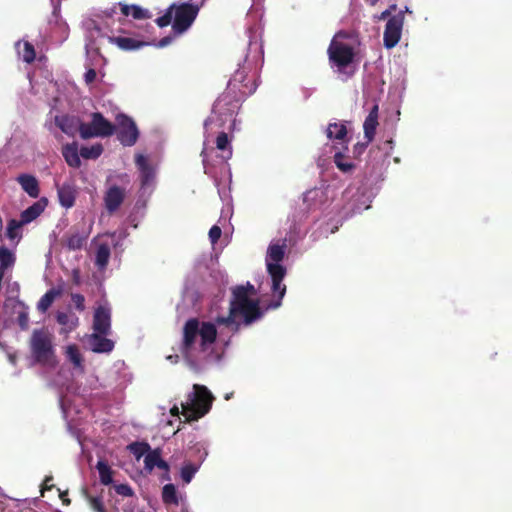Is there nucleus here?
Listing matches in <instances>:
<instances>
[{
	"mask_svg": "<svg viewBox=\"0 0 512 512\" xmlns=\"http://www.w3.org/2000/svg\"><path fill=\"white\" fill-rule=\"evenodd\" d=\"M285 244H271L268 248L267 252V262L272 261L271 263H277L283 260L285 255Z\"/></svg>",
	"mask_w": 512,
	"mask_h": 512,
	"instance_id": "nucleus-31",
	"label": "nucleus"
},
{
	"mask_svg": "<svg viewBox=\"0 0 512 512\" xmlns=\"http://www.w3.org/2000/svg\"><path fill=\"white\" fill-rule=\"evenodd\" d=\"M17 182L30 197L37 198L39 196V182L35 176L30 174H20L17 177Z\"/></svg>",
	"mask_w": 512,
	"mask_h": 512,
	"instance_id": "nucleus-22",
	"label": "nucleus"
},
{
	"mask_svg": "<svg viewBox=\"0 0 512 512\" xmlns=\"http://www.w3.org/2000/svg\"><path fill=\"white\" fill-rule=\"evenodd\" d=\"M125 189L117 185L108 188L104 195V204L106 210L112 214L117 211L125 199Z\"/></svg>",
	"mask_w": 512,
	"mask_h": 512,
	"instance_id": "nucleus-12",
	"label": "nucleus"
},
{
	"mask_svg": "<svg viewBox=\"0 0 512 512\" xmlns=\"http://www.w3.org/2000/svg\"><path fill=\"white\" fill-rule=\"evenodd\" d=\"M375 17H376L378 20H384V18H385L384 12H381L379 15H376Z\"/></svg>",
	"mask_w": 512,
	"mask_h": 512,
	"instance_id": "nucleus-58",
	"label": "nucleus"
},
{
	"mask_svg": "<svg viewBox=\"0 0 512 512\" xmlns=\"http://www.w3.org/2000/svg\"><path fill=\"white\" fill-rule=\"evenodd\" d=\"M162 501L165 505H179V496L174 484H166L162 488Z\"/></svg>",
	"mask_w": 512,
	"mask_h": 512,
	"instance_id": "nucleus-28",
	"label": "nucleus"
},
{
	"mask_svg": "<svg viewBox=\"0 0 512 512\" xmlns=\"http://www.w3.org/2000/svg\"><path fill=\"white\" fill-rule=\"evenodd\" d=\"M199 7L190 3L175 4L173 11L172 28L175 33L182 34L187 31L195 21Z\"/></svg>",
	"mask_w": 512,
	"mask_h": 512,
	"instance_id": "nucleus-7",
	"label": "nucleus"
},
{
	"mask_svg": "<svg viewBox=\"0 0 512 512\" xmlns=\"http://www.w3.org/2000/svg\"><path fill=\"white\" fill-rule=\"evenodd\" d=\"M18 306L21 308L17 313V322L21 330H27L29 327V313H28V306L22 302H17Z\"/></svg>",
	"mask_w": 512,
	"mask_h": 512,
	"instance_id": "nucleus-34",
	"label": "nucleus"
},
{
	"mask_svg": "<svg viewBox=\"0 0 512 512\" xmlns=\"http://www.w3.org/2000/svg\"><path fill=\"white\" fill-rule=\"evenodd\" d=\"M150 445L145 442H135L129 445L130 451L136 457V459H140L142 456L146 455L150 450Z\"/></svg>",
	"mask_w": 512,
	"mask_h": 512,
	"instance_id": "nucleus-38",
	"label": "nucleus"
},
{
	"mask_svg": "<svg viewBox=\"0 0 512 512\" xmlns=\"http://www.w3.org/2000/svg\"><path fill=\"white\" fill-rule=\"evenodd\" d=\"M72 282L76 286H79L81 284V273L79 269L72 270Z\"/></svg>",
	"mask_w": 512,
	"mask_h": 512,
	"instance_id": "nucleus-50",
	"label": "nucleus"
},
{
	"mask_svg": "<svg viewBox=\"0 0 512 512\" xmlns=\"http://www.w3.org/2000/svg\"><path fill=\"white\" fill-rule=\"evenodd\" d=\"M64 318H66V316L64 314L58 315V322L64 323Z\"/></svg>",
	"mask_w": 512,
	"mask_h": 512,
	"instance_id": "nucleus-57",
	"label": "nucleus"
},
{
	"mask_svg": "<svg viewBox=\"0 0 512 512\" xmlns=\"http://www.w3.org/2000/svg\"><path fill=\"white\" fill-rule=\"evenodd\" d=\"M160 457H161L160 449H158V448L154 449V450L150 449L144 458L145 469L148 472H151L155 468V465L157 464Z\"/></svg>",
	"mask_w": 512,
	"mask_h": 512,
	"instance_id": "nucleus-35",
	"label": "nucleus"
},
{
	"mask_svg": "<svg viewBox=\"0 0 512 512\" xmlns=\"http://www.w3.org/2000/svg\"><path fill=\"white\" fill-rule=\"evenodd\" d=\"M199 336L201 338V349L205 351L208 345H211L216 341V326L211 322L199 323Z\"/></svg>",
	"mask_w": 512,
	"mask_h": 512,
	"instance_id": "nucleus-19",
	"label": "nucleus"
},
{
	"mask_svg": "<svg viewBox=\"0 0 512 512\" xmlns=\"http://www.w3.org/2000/svg\"><path fill=\"white\" fill-rule=\"evenodd\" d=\"M378 110V104H374L364 121V136L365 139L367 140V143L371 142L374 139L376 128L378 126Z\"/></svg>",
	"mask_w": 512,
	"mask_h": 512,
	"instance_id": "nucleus-18",
	"label": "nucleus"
},
{
	"mask_svg": "<svg viewBox=\"0 0 512 512\" xmlns=\"http://www.w3.org/2000/svg\"><path fill=\"white\" fill-rule=\"evenodd\" d=\"M115 132L116 126L100 112H93L91 121L89 123L83 122L80 126V137L85 140L95 137H109Z\"/></svg>",
	"mask_w": 512,
	"mask_h": 512,
	"instance_id": "nucleus-5",
	"label": "nucleus"
},
{
	"mask_svg": "<svg viewBox=\"0 0 512 512\" xmlns=\"http://www.w3.org/2000/svg\"><path fill=\"white\" fill-rule=\"evenodd\" d=\"M59 295L60 292L55 289L48 290L38 301L37 309L40 312L45 313L51 307L56 297Z\"/></svg>",
	"mask_w": 512,
	"mask_h": 512,
	"instance_id": "nucleus-30",
	"label": "nucleus"
},
{
	"mask_svg": "<svg viewBox=\"0 0 512 512\" xmlns=\"http://www.w3.org/2000/svg\"><path fill=\"white\" fill-rule=\"evenodd\" d=\"M15 257L11 251L5 247H0V272L5 274L6 270L13 266Z\"/></svg>",
	"mask_w": 512,
	"mask_h": 512,
	"instance_id": "nucleus-32",
	"label": "nucleus"
},
{
	"mask_svg": "<svg viewBox=\"0 0 512 512\" xmlns=\"http://www.w3.org/2000/svg\"><path fill=\"white\" fill-rule=\"evenodd\" d=\"M106 335L93 333L89 337V345L95 353H110L114 349V342L105 337Z\"/></svg>",
	"mask_w": 512,
	"mask_h": 512,
	"instance_id": "nucleus-16",
	"label": "nucleus"
},
{
	"mask_svg": "<svg viewBox=\"0 0 512 512\" xmlns=\"http://www.w3.org/2000/svg\"><path fill=\"white\" fill-rule=\"evenodd\" d=\"M88 239V233L79 232L77 229L72 228L66 236V246L69 250L81 249Z\"/></svg>",
	"mask_w": 512,
	"mask_h": 512,
	"instance_id": "nucleus-25",
	"label": "nucleus"
},
{
	"mask_svg": "<svg viewBox=\"0 0 512 512\" xmlns=\"http://www.w3.org/2000/svg\"><path fill=\"white\" fill-rule=\"evenodd\" d=\"M222 234L221 228L217 225H213L209 230V239L212 244H216Z\"/></svg>",
	"mask_w": 512,
	"mask_h": 512,
	"instance_id": "nucleus-48",
	"label": "nucleus"
},
{
	"mask_svg": "<svg viewBox=\"0 0 512 512\" xmlns=\"http://www.w3.org/2000/svg\"><path fill=\"white\" fill-rule=\"evenodd\" d=\"M53 337L45 329H35L32 332L29 346L34 361L41 365H48L54 358Z\"/></svg>",
	"mask_w": 512,
	"mask_h": 512,
	"instance_id": "nucleus-4",
	"label": "nucleus"
},
{
	"mask_svg": "<svg viewBox=\"0 0 512 512\" xmlns=\"http://www.w3.org/2000/svg\"><path fill=\"white\" fill-rule=\"evenodd\" d=\"M244 291L245 296L254 297L257 295V290L253 284L247 282L245 285H237L232 288V292Z\"/></svg>",
	"mask_w": 512,
	"mask_h": 512,
	"instance_id": "nucleus-45",
	"label": "nucleus"
},
{
	"mask_svg": "<svg viewBox=\"0 0 512 512\" xmlns=\"http://www.w3.org/2000/svg\"><path fill=\"white\" fill-rule=\"evenodd\" d=\"M96 77V70L94 68H89L84 75L86 84H92L95 81Z\"/></svg>",
	"mask_w": 512,
	"mask_h": 512,
	"instance_id": "nucleus-49",
	"label": "nucleus"
},
{
	"mask_svg": "<svg viewBox=\"0 0 512 512\" xmlns=\"http://www.w3.org/2000/svg\"><path fill=\"white\" fill-rule=\"evenodd\" d=\"M344 158L345 157L342 152H336L334 155V163L341 171L348 172L354 168V165L351 162H346Z\"/></svg>",
	"mask_w": 512,
	"mask_h": 512,
	"instance_id": "nucleus-40",
	"label": "nucleus"
},
{
	"mask_svg": "<svg viewBox=\"0 0 512 512\" xmlns=\"http://www.w3.org/2000/svg\"><path fill=\"white\" fill-rule=\"evenodd\" d=\"M155 467H157V468H159V469H161L163 471H166V472L169 470L168 463L165 460H163L161 457L159 458V460H158L157 464L155 465Z\"/></svg>",
	"mask_w": 512,
	"mask_h": 512,
	"instance_id": "nucleus-51",
	"label": "nucleus"
},
{
	"mask_svg": "<svg viewBox=\"0 0 512 512\" xmlns=\"http://www.w3.org/2000/svg\"><path fill=\"white\" fill-rule=\"evenodd\" d=\"M255 79L248 78L244 70H237L228 86L214 102L213 112L232 116L239 108V103L257 89Z\"/></svg>",
	"mask_w": 512,
	"mask_h": 512,
	"instance_id": "nucleus-1",
	"label": "nucleus"
},
{
	"mask_svg": "<svg viewBox=\"0 0 512 512\" xmlns=\"http://www.w3.org/2000/svg\"><path fill=\"white\" fill-rule=\"evenodd\" d=\"M96 468L99 473L100 482L106 486L110 485L113 481V473L114 472L111 469V467L108 465V463L106 461L99 460L97 462Z\"/></svg>",
	"mask_w": 512,
	"mask_h": 512,
	"instance_id": "nucleus-29",
	"label": "nucleus"
},
{
	"mask_svg": "<svg viewBox=\"0 0 512 512\" xmlns=\"http://www.w3.org/2000/svg\"><path fill=\"white\" fill-rule=\"evenodd\" d=\"M118 130L117 138L124 146H132L137 142L139 131L133 119L125 114L116 117Z\"/></svg>",
	"mask_w": 512,
	"mask_h": 512,
	"instance_id": "nucleus-9",
	"label": "nucleus"
},
{
	"mask_svg": "<svg viewBox=\"0 0 512 512\" xmlns=\"http://www.w3.org/2000/svg\"><path fill=\"white\" fill-rule=\"evenodd\" d=\"M46 204L47 199L41 198L39 201L33 203L27 209L22 211L20 215V221L23 223V225L28 224L39 217L43 213Z\"/></svg>",
	"mask_w": 512,
	"mask_h": 512,
	"instance_id": "nucleus-21",
	"label": "nucleus"
},
{
	"mask_svg": "<svg viewBox=\"0 0 512 512\" xmlns=\"http://www.w3.org/2000/svg\"><path fill=\"white\" fill-rule=\"evenodd\" d=\"M267 271L272 279V292L278 294V300L272 303L270 307L278 308L286 293V286L282 283L286 275V269L281 264L267 262Z\"/></svg>",
	"mask_w": 512,
	"mask_h": 512,
	"instance_id": "nucleus-10",
	"label": "nucleus"
},
{
	"mask_svg": "<svg viewBox=\"0 0 512 512\" xmlns=\"http://www.w3.org/2000/svg\"><path fill=\"white\" fill-rule=\"evenodd\" d=\"M171 41H172L171 37H164L159 41L158 46L165 47L166 45L170 44Z\"/></svg>",
	"mask_w": 512,
	"mask_h": 512,
	"instance_id": "nucleus-52",
	"label": "nucleus"
},
{
	"mask_svg": "<svg viewBox=\"0 0 512 512\" xmlns=\"http://www.w3.org/2000/svg\"><path fill=\"white\" fill-rule=\"evenodd\" d=\"M216 147L221 151H228V156L226 158H230L232 155V148L230 145V140L228 134L225 132H220L216 138Z\"/></svg>",
	"mask_w": 512,
	"mask_h": 512,
	"instance_id": "nucleus-37",
	"label": "nucleus"
},
{
	"mask_svg": "<svg viewBox=\"0 0 512 512\" xmlns=\"http://www.w3.org/2000/svg\"><path fill=\"white\" fill-rule=\"evenodd\" d=\"M120 10L124 16H132L134 19H148L150 18V13L148 10L143 9L138 5H128V4H119Z\"/></svg>",
	"mask_w": 512,
	"mask_h": 512,
	"instance_id": "nucleus-27",
	"label": "nucleus"
},
{
	"mask_svg": "<svg viewBox=\"0 0 512 512\" xmlns=\"http://www.w3.org/2000/svg\"><path fill=\"white\" fill-rule=\"evenodd\" d=\"M103 153V146L100 143L94 144L90 147L83 146L80 149V155L84 159H97Z\"/></svg>",
	"mask_w": 512,
	"mask_h": 512,
	"instance_id": "nucleus-33",
	"label": "nucleus"
},
{
	"mask_svg": "<svg viewBox=\"0 0 512 512\" xmlns=\"http://www.w3.org/2000/svg\"><path fill=\"white\" fill-rule=\"evenodd\" d=\"M408 11L397 9L396 5H390L386 9V48L394 47L400 40L404 23V13Z\"/></svg>",
	"mask_w": 512,
	"mask_h": 512,
	"instance_id": "nucleus-6",
	"label": "nucleus"
},
{
	"mask_svg": "<svg viewBox=\"0 0 512 512\" xmlns=\"http://www.w3.org/2000/svg\"><path fill=\"white\" fill-rule=\"evenodd\" d=\"M71 299L77 310L83 311L85 309V298L83 295L75 293L71 295Z\"/></svg>",
	"mask_w": 512,
	"mask_h": 512,
	"instance_id": "nucleus-47",
	"label": "nucleus"
},
{
	"mask_svg": "<svg viewBox=\"0 0 512 512\" xmlns=\"http://www.w3.org/2000/svg\"><path fill=\"white\" fill-rule=\"evenodd\" d=\"M94 333L108 335L111 330V314L110 310L106 307L99 306L94 313L93 317Z\"/></svg>",
	"mask_w": 512,
	"mask_h": 512,
	"instance_id": "nucleus-14",
	"label": "nucleus"
},
{
	"mask_svg": "<svg viewBox=\"0 0 512 512\" xmlns=\"http://www.w3.org/2000/svg\"><path fill=\"white\" fill-rule=\"evenodd\" d=\"M62 155L66 163L72 168H79L81 166L80 150L76 142L68 143L62 147Z\"/></svg>",
	"mask_w": 512,
	"mask_h": 512,
	"instance_id": "nucleus-24",
	"label": "nucleus"
},
{
	"mask_svg": "<svg viewBox=\"0 0 512 512\" xmlns=\"http://www.w3.org/2000/svg\"><path fill=\"white\" fill-rule=\"evenodd\" d=\"M170 414H171L172 416L179 417V415H180L179 407H178L177 405H174V406L170 409ZM181 414H182V411H181Z\"/></svg>",
	"mask_w": 512,
	"mask_h": 512,
	"instance_id": "nucleus-53",
	"label": "nucleus"
},
{
	"mask_svg": "<svg viewBox=\"0 0 512 512\" xmlns=\"http://www.w3.org/2000/svg\"><path fill=\"white\" fill-rule=\"evenodd\" d=\"M85 496L90 504V507L95 512H107L101 497L91 496L88 494V492L86 490H85Z\"/></svg>",
	"mask_w": 512,
	"mask_h": 512,
	"instance_id": "nucleus-42",
	"label": "nucleus"
},
{
	"mask_svg": "<svg viewBox=\"0 0 512 512\" xmlns=\"http://www.w3.org/2000/svg\"><path fill=\"white\" fill-rule=\"evenodd\" d=\"M327 52L330 62L335 65L339 71H342L354 60L353 47L335 38L331 41Z\"/></svg>",
	"mask_w": 512,
	"mask_h": 512,
	"instance_id": "nucleus-8",
	"label": "nucleus"
},
{
	"mask_svg": "<svg viewBox=\"0 0 512 512\" xmlns=\"http://www.w3.org/2000/svg\"><path fill=\"white\" fill-rule=\"evenodd\" d=\"M174 8H175V4H172L167 10L166 12L164 13V15L158 17L155 22L156 24L163 28V27H166L168 26L172 19H173V11H174Z\"/></svg>",
	"mask_w": 512,
	"mask_h": 512,
	"instance_id": "nucleus-41",
	"label": "nucleus"
},
{
	"mask_svg": "<svg viewBox=\"0 0 512 512\" xmlns=\"http://www.w3.org/2000/svg\"><path fill=\"white\" fill-rule=\"evenodd\" d=\"M51 480H52L51 476L50 477H46L45 482H44L45 483V489L50 490L52 488L53 485H47V482H49Z\"/></svg>",
	"mask_w": 512,
	"mask_h": 512,
	"instance_id": "nucleus-55",
	"label": "nucleus"
},
{
	"mask_svg": "<svg viewBox=\"0 0 512 512\" xmlns=\"http://www.w3.org/2000/svg\"><path fill=\"white\" fill-rule=\"evenodd\" d=\"M213 400L214 397L206 386L194 384L193 391L187 395L186 401L181 403L185 422L197 421L205 416L210 411Z\"/></svg>",
	"mask_w": 512,
	"mask_h": 512,
	"instance_id": "nucleus-3",
	"label": "nucleus"
},
{
	"mask_svg": "<svg viewBox=\"0 0 512 512\" xmlns=\"http://www.w3.org/2000/svg\"><path fill=\"white\" fill-rule=\"evenodd\" d=\"M66 354L69 361H71L75 367L82 368L83 358L76 345H69Z\"/></svg>",
	"mask_w": 512,
	"mask_h": 512,
	"instance_id": "nucleus-36",
	"label": "nucleus"
},
{
	"mask_svg": "<svg viewBox=\"0 0 512 512\" xmlns=\"http://www.w3.org/2000/svg\"><path fill=\"white\" fill-rule=\"evenodd\" d=\"M259 304L258 299H252V297L245 296L242 289L238 292H232L229 315L227 317H218L217 322L219 324L230 325L234 323L235 317L241 316L244 323L249 325L261 318L263 314Z\"/></svg>",
	"mask_w": 512,
	"mask_h": 512,
	"instance_id": "nucleus-2",
	"label": "nucleus"
},
{
	"mask_svg": "<svg viewBox=\"0 0 512 512\" xmlns=\"http://www.w3.org/2000/svg\"><path fill=\"white\" fill-rule=\"evenodd\" d=\"M109 42L115 44L117 47L124 51L138 50L148 44L145 41L122 36L109 37Z\"/></svg>",
	"mask_w": 512,
	"mask_h": 512,
	"instance_id": "nucleus-20",
	"label": "nucleus"
},
{
	"mask_svg": "<svg viewBox=\"0 0 512 512\" xmlns=\"http://www.w3.org/2000/svg\"><path fill=\"white\" fill-rule=\"evenodd\" d=\"M66 496H67V492L60 493V498H61L63 504L64 505H70L71 500L69 498H67Z\"/></svg>",
	"mask_w": 512,
	"mask_h": 512,
	"instance_id": "nucleus-54",
	"label": "nucleus"
},
{
	"mask_svg": "<svg viewBox=\"0 0 512 512\" xmlns=\"http://www.w3.org/2000/svg\"><path fill=\"white\" fill-rule=\"evenodd\" d=\"M55 125L66 135L75 136L76 132L80 133V126L83 124L81 119L74 115H57L54 118Z\"/></svg>",
	"mask_w": 512,
	"mask_h": 512,
	"instance_id": "nucleus-13",
	"label": "nucleus"
},
{
	"mask_svg": "<svg viewBox=\"0 0 512 512\" xmlns=\"http://www.w3.org/2000/svg\"><path fill=\"white\" fill-rule=\"evenodd\" d=\"M198 336L199 320L197 318L187 320L183 327V340L181 344V352L184 355H188L191 352Z\"/></svg>",
	"mask_w": 512,
	"mask_h": 512,
	"instance_id": "nucleus-11",
	"label": "nucleus"
},
{
	"mask_svg": "<svg viewBox=\"0 0 512 512\" xmlns=\"http://www.w3.org/2000/svg\"><path fill=\"white\" fill-rule=\"evenodd\" d=\"M21 226H23V223L20 220H9L7 225L6 236L11 240L15 239L17 236V231L21 228Z\"/></svg>",
	"mask_w": 512,
	"mask_h": 512,
	"instance_id": "nucleus-44",
	"label": "nucleus"
},
{
	"mask_svg": "<svg viewBox=\"0 0 512 512\" xmlns=\"http://www.w3.org/2000/svg\"><path fill=\"white\" fill-rule=\"evenodd\" d=\"M326 135L330 140H339L344 149L347 150L349 139L347 138V128L343 123H330L326 130Z\"/></svg>",
	"mask_w": 512,
	"mask_h": 512,
	"instance_id": "nucleus-23",
	"label": "nucleus"
},
{
	"mask_svg": "<svg viewBox=\"0 0 512 512\" xmlns=\"http://www.w3.org/2000/svg\"><path fill=\"white\" fill-rule=\"evenodd\" d=\"M117 494L124 497H131L133 495V490L128 484H118L114 487Z\"/></svg>",
	"mask_w": 512,
	"mask_h": 512,
	"instance_id": "nucleus-46",
	"label": "nucleus"
},
{
	"mask_svg": "<svg viewBox=\"0 0 512 512\" xmlns=\"http://www.w3.org/2000/svg\"><path fill=\"white\" fill-rule=\"evenodd\" d=\"M135 164L140 172L141 187L150 186L155 179V169L149 164L147 157L143 154H137Z\"/></svg>",
	"mask_w": 512,
	"mask_h": 512,
	"instance_id": "nucleus-15",
	"label": "nucleus"
},
{
	"mask_svg": "<svg viewBox=\"0 0 512 512\" xmlns=\"http://www.w3.org/2000/svg\"><path fill=\"white\" fill-rule=\"evenodd\" d=\"M35 57H36V52H35L34 46L30 42L25 41L24 49L22 52L23 61L30 64L35 60Z\"/></svg>",
	"mask_w": 512,
	"mask_h": 512,
	"instance_id": "nucleus-43",
	"label": "nucleus"
},
{
	"mask_svg": "<svg viewBox=\"0 0 512 512\" xmlns=\"http://www.w3.org/2000/svg\"><path fill=\"white\" fill-rule=\"evenodd\" d=\"M57 194L62 207L71 208L76 199V189L72 183L57 185Z\"/></svg>",
	"mask_w": 512,
	"mask_h": 512,
	"instance_id": "nucleus-17",
	"label": "nucleus"
},
{
	"mask_svg": "<svg viewBox=\"0 0 512 512\" xmlns=\"http://www.w3.org/2000/svg\"><path fill=\"white\" fill-rule=\"evenodd\" d=\"M198 469L199 466L196 464L189 463L184 465L181 468V478L183 482L187 484L190 483Z\"/></svg>",
	"mask_w": 512,
	"mask_h": 512,
	"instance_id": "nucleus-39",
	"label": "nucleus"
},
{
	"mask_svg": "<svg viewBox=\"0 0 512 512\" xmlns=\"http://www.w3.org/2000/svg\"><path fill=\"white\" fill-rule=\"evenodd\" d=\"M365 2L371 6H374L378 2V0H365Z\"/></svg>",
	"mask_w": 512,
	"mask_h": 512,
	"instance_id": "nucleus-56",
	"label": "nucleus"
},
{
	"mask_svg": "<svg viewBox=\"0 0 512 512\" xmlns=\"http://www.w3.org/2000/svg\"><path fill=\"white\" fill-rule=\"evenodd\" d=\"M111 249L108 243H100L95 253V266L99 271H104L109 263Z\"/></svg>",
	"mask_w": 512,
	"mask_h": 512,
	"instance_id": "nucleus-26",
	"label": "nucleus"
}]
</instances>
